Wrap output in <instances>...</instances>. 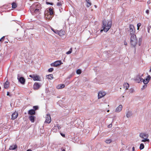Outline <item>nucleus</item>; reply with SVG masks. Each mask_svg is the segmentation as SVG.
Instances as JSON below:
<instances>
[{"instance_id":"nucleus-1","label":"nucleus","mask_w":151,"mask_h":151,"mask_svg":"<svg viewBox=\"0 0 151 151\" xmlns=\"http://www.w3.org/2000/svg\"><path fill=\"white\" fill-rule=\"evenodd\" d=\"M41 8L40 5L38 3H36L30 6V11L32 14L34 13L38 14L41 10Z\"/></svg>"},{"instance_id":"nucleus-2","label":"nucleus","mask_w":151,"mask_h":151,"mask_svg":"<svg viewBox=\"0 0 151 151\" xmlns=\"http://www.w3.org/2000/svg\"><path fill=\"white\" fill-rule=\"evenodd\" d=\"M112 24V22L111 21H106L104 20L103 21L102 28L104 31L106 32L110 28Z\"/></svg>"},{"instance_id":"nucleus-3","label":"nucleus","mask_w":151,"mask_h":151,"mask_svg":"<svg viewBox=\"0 0 151 151\" xmlns=\"http://www.w3.org/2000/svg\"><path fill=\"white\" fill-rule=\"evenodd\" d=\"M130 42L131 45L135 47L137 42V39L135 34L131 35Z\"/></svg>"},{"instance_id":"nucleus-4","label":"nucleus","mask_w":151,"mask_h":151,"mask_svg":"<svg viewBox=\"0 0 151 151\" xmlns=\"http://www.w3.org/2000/svg\"><path fill=\"white\" fill-rule=\"evenodd\" d=\"M129 30L128 31L130 33V35H134L135 33V29L133 25L130 24L129 26Z\"/></svg>"},{"instance_id":"nucleus-5","label":"nucleus","mask_w":151,"mask_h":151,"mask_svg":"<svg viewBox=\"0 0 151 151\" xmlns=\"http://www.w3.org/2000/svg\"><path fill=\"white\" fill-rule=\"evenodd\" d=\"M61 61L60 60H58L55 61L54 63H52L50 65L51 66L56 67L61 64Z\"/></svg>"},{"instance_id":"nucleus-6","label":"nucleus","mask_w":151,"mask_h":151,"mask_svg":"<svg viewBox=\"0 0 151 151\" xmlns=\"http://www.w3.org/2000/svg\"><path fill=\"white\" fill-rule=\"evenodd\" d=\"M143 74L141 76L138 75L137 76L135 79V81L138 83L142 82V81L143 78H142V76Z\"/></svg>"},{"instance_id":"nucleus-7","label":"nucleus","mask_w":151,"mask_h":151,"mask_svg":"<svg viewBox=\"0 0 151 151\" xmlns=\"http://www.w3.org/2000/svg\"><path fill=\"white\" fill-rule=\"evenodd\" d=\"M51 121L50 115L47 114L45 116V121L44 123H50Z\"/></svg>"},{"instance_id":"nucleus-8","label":"nucleus","mask_w":151,"mask_h":151,"mask_svg":"<svg viewBox=\"0 0 151 151\" xmlns=\"http://www.w3.org/2000/svg\"><path fill=\"white\" fill-rule=\"evenodd\" d=\"M106 95V93L104 91H100L98 93V99H101Z\"/></svg>"},{"instance_id":"nucleus-9","label":"nucleus","mask_w":151,"mask_h":151,"mask_svg":"<svg viewBox=\"0 0 151 151\" xmlns=\"http://www.w3.org/2000/svg\"><path fill=\"white\" fill-rule=\"evenodd\" d=\"M29 77L32 78L33 79V80L35 81H39V76L37 75H30L29 76Z\"/></svg>"},{"instance_id":"nucleus-10","label":"nucleus","mask_w":151,"mask_h":151,"mask_svg":"<svg viewBox=\"0 0 151 151\" xmlns=\"http://www.w3.org/2000/svg\"><path fill=\"white\" fill-rule=\"evenodd\" d=\"M17 78L19 81L22 84H24L25 80L24 78L23 77H20L19 78L18 77Z\"/></svg>"},{"instance_id":"nucleus-11","label":"nucleus","mask_w":151,"mask_h":151,"mask_svg":"<svg viewBox=\"0 0 151 151\" xmlns=\"http://www.w3.org/2000/svg\"><path fill=\"white\" fill-rule=\"evenodd\" d=\"M40 87V85L38 83H35L33 86V88L35 90H37Z\"/></svg>"},{"instance_id":"nucleus-12","label":"nucleus","mask_w":151,"mask_h":151,"mask_svg":"<svg viewBox=\"0 0 151 151\" xmlns=\"http://www.w3.org/2000/svg\"><path fill=\"white\" fill-rule=\"evenodd\" d=\"M139 136L142 138H148V135L145 133H142L140 134Z\"/></svg>"},{"instance_id":"nucleus-13","label":"nucleus","mask_w":151,"mask_h":151,"mask_svg":"<svg viewBox=\"0 0 151 151\" xmlns=\"http://www.w3.org/2000/svg\"><path fill=\"white\" fill-rule=\"evenodd\" d=\"M122 109V105H120L117 107L115 109V112H119L121 111Z\"/></svg>"},{"instance_id":"nucleus-14","label":"nucleus","mask_w":151,"mask_h":151,"mask_svg":"<svg viewBox=\"0 0 151 151\" xmlns=\"http://www.w3.org/2000/svg\"><path fill=\"white\" fill-rule=\"evenodd\" d=\"M147 78H146L145 79H143L142 82H143L145 84H147L148 83L149 80L150 79V76L149 75L147 76Z\"/></svg>"},{"instance_id":"nucleus-15","label":"nucleus","mask_w":151,"mask_h":151,"mask_svg":"<svg viewBox=\"0 0 151 151\" xmlns=\"http://www.w3.org/2000/svg\"><path fill=\"white\" fill-rule=\"evenodd\" d=\"M18 114V113L16 112L13 113L12 115V119L13 120L15 119L17 117Z\"/></svg>"},{"instance_id":"nucleus-16","label":"nucleus","mask_w":151,"mask_h":151,"mask_svg":"<svg viewBox=\"0 0 151 151\" xmlns=\"http://www.w3.org/2000/svg\"><path fill=\"white\" fill-rule=\"evenodd\" d=\"M52 30L56 34H58L60 36H62L60 33V32H62V35H64V32L63 31H62V30H61L60 31H58L57 30H55L53 28H51Z\"/></svg>"},{"instance_id":"nucleus-17","label":"nucleus","mask_w":151,"mask_h":151,"mask_svg":"<svg viewBox=\"0 0 151 151\" xmlns=\"http://www.w3.org/2000/svg\"><path fill=\"white\" fill-rule=\"evenodd\" d=\"M132 114V112L131 111H128L126 114V116L127 117L129 118L131 117Z\"/></svg>"},{"instance_id":"nucleus-18","label":"nucleus","mask_w":151,"mask_h":151,"mask_svg":"<svg viewBox=\"0 0 151 151\" xmlns=\"http://www.w3.org/2000/svg\"><path fill=\"white\" fill-rule=\"evenodd\" d=\"M35 110L33 109H31L29 111L28 114L30 115L35 114Z\"/></svg>"},{"instance_id":"nucleus-19","label":"nucleus","mask_w":151,"mask_h":151,"mask_svg":"<svg viewBox=\"0 0 151 151\" xmlns=\"http://www.w3.org/2000/svg\"><path fill=\"white\" fill-rule=\"evenodd\" d=\"M9 83L8 81H6L4 84V88L5 89L7 88L9 86Z\"/></svg>"},{"instance_id":"nucleus-20","label":"nucleus","mask_w":151,"mask_h":151,"mask_svg":"<svg viewBox=\"0 0 151 151\" xmlns=\"http://www.w3.org/2000/svg\"><path fill=\"white\" fill-rule=\"evenodd\" d=\"M17 147V146L16 145H12L10 146L9 147V149L11 150H14L16 149Z\"/></svg>"},{"instance_id":"nucleus-21","label":"nucleus","mask_w":151,"mask_h":151,"mask_svg":"<svg viewBox=\"0 0 151 151\" xmlns=\"http://www.w3.org/2000/svg\"><path fill=\"white\" fill-rule=\"evenodd\" d=\"M65 86V85L64 84H60L58 85L57 88L58 89H60L64 88Z\"/></svg>"},{"instance_id":"nucleus-22","label":"nucleus","mask_w":151,"mask_h":151,"mask_svg":"<svg viewBox=\"0 0 151 151\" xmlns=\"http://www.w3.org/2000/svg\"><path fill=\"white\" fill-rule=\"evenodd\" d=\"M29 119L32 122H34L35 116H29Z\"/></svg>"},{"instance_id":"nucleus-23","label":"nucleus","mask_w":151,"mask_h":151,"mask_svg":"<svg viewBox=\"0 0 151 151\" xmlns=\"http://www.w3.org/2000/svg\"><path fill=\"white\" fill-rule=\"evenodd\" d=\"M124 87L126 89H128L129 87V85L127 83H125L124 84Z\"/></svg>"},{"instance_id":"nucleus-24","label":"nucleus","mask_w":151,"mask_h":151,"mask_svg":"<svg viewBox=\"0 0 151 151\" xmlns=\"http://www.w3.org/2000/svg\"><path fill=\"white\" fill-rule=\"evenodd\" d=\"M46 77L47 78L50 79H52L53 78V75L52 74L48 75L46 76Z\"/></svg>"},{"instance_id":"nucleus-25","label":"nucleus","mask_w":151,"mask_h":151,"mask_svg":"<svg viewBox=\"0 0 151 151\" xmlns=\"http://www.w3.org/2000/svg\"><path fill=\"white\" fill-rule=\"evenodd\" d=\"M86 1L87 3L86 6L87 7H89L91 6V4L90 2V0H86Z\"/></svg>"},{"instance_id":"nucleus-26","label":"nucleus","mask_w":151,"mask_h":151,"mask_svg":"<svg viewBox=\"0 0 151 151\" xmlns=\"http://www.w3.org/2000/svg\"><path fill=\"white\" fill-rule=\"evenodd\" d=\"M58 129L57 126L56 125L52 129V131L54 132H56V131Z\"/></svg>"},{"instance_id":"nucleus-27","label":"nucleus","mask_w":151,"mask_h":151,"mask_svg":"<svg viewBox=\"0 0 151 151\" xmlns=\"http://www.w3.org/2000/svg\"><path fill=\"white\" fill-rule=\"evenodd\" d=\"M112 140L111 139H106L105 141V142L107 144H109L111 142Z\"/></svg>"},{"instance_id":"nucleus-28","label":"nucleus","mask_w":151,"mask_h":151,"mask_svg":"<svg viewBox=\"0 0 151 151\" xmlns=\"http://www.w3.org/2000/svg\"><path fill=\"white\" fill-rule=\"evenodd\" d=\"M17 4L13 2L12 4V8H13L14 9L15 8L17 7Z\"/></svg>"},{"instance_id":"nucleus-29","label":"nucleus","mask_w":151,"mask_h":151,"mask_svg":"<svg viewBox=\"0 0 151 151\" xmlns=\"http://www.w3.org/2000/svg\"><path fill=\"white\" fill-rule=\"evenodd\" d=\"M49 10L50 15H52L53 14L52 9L51 8H50L49 9Z\"/></svg>"},{"instance_id":"nucleus-30","label":"nucleus","mask_w":151,"mask_h":151,"mask_svg":"<svg viewBox=\"0 0 151 151\" xmlns=\"http://www.w3.org/2000/svg\"><path fill=\"white\" fill-rule=\"evenodd\" d=\"M144 148V145L143 143L140 144L139 147V149L140 150H142Z\"/></svg>"},{"instance_id":"nucleus-31","label":"nucleus","mask_w":151,"mask_h":151,"mask_svg":"<svg viewBox=\"0 0 151 151\" xmlns=\"http://www.w3.org/2000/svg\"><path fill=\"white\" fill-rule=\"evenodd\" d=\"M72 48H71L70 49L69 51H68L67 52H66V54L67 55L69 54H70L71 53V52H72Z\"/></svg>"},{"instance_id":"nucleus-32","label":"nucleus","mask_w":151,"mask_h":151,"mask_svg":"<svg viewBox=\"0 0 151 151\" xmlns=\"http://www.w3.org/2000/svg\"><path fill=\"white\" fill-rule=\"evenodd\" d=\"M144 139L142 140V142H148L149 141V139H147V138H143Z\"/></svg>"},{"instance_id":"nucleus-33","label":"nucleus","mask_w":151,"mask_h":151,"mask_svg":"<svg viewBox=\"0 0 151 151\" xmlns=\"http://www.w3.org/2000/svg\"><path fill=\"white\" fill-rule=\"evenodd\" d=\"M62 3H63V1L62 2L60 1L59 2H58L57 4V5L58 6H62Z\"/></svg>"},{"instance_id":"nucleus-34","label":"nucleus","mask_w":151,"mask_h":151,"mask_svg":"<svg viewBox=\"0 0 151 151\" xmlns=\"http://www.w3.org/2000/svg\"><path fill=\"white\" fill-rule=\"evenodd\" d=\"M151 28V26L150 25V24L148 25L147 27V32L148 33L150 32V29Z\"/></svg>"},{"instance_id":"nucleus-35","label":"nucleus","mask_w":151,"mask_h":151,"mask_svg":"<svg viewBox=\"0 0 151 151\" xmlns=\"http://www.w3.org/2000/svg\"><path fill=\"white\" fill-rule=\"evenodd\" d=\"M81 73V70L80 69L77 70L76 71V73L78 74H80Z\"/></svg>"},{"instance_id":"nucleus-36","label":"nucleus","mask_w":151,"mask_h":151,"mask_svg":"<svg viewBox=\"0 0 151 151\" xmlns=\"http://www.w3.org/2000/svg\"><path fill=\"white\" fill-rule=\"evenodd\" d=\"M33 109L34 110H36L38 109V107L37 106H35L33 107Z\"/></svg>"},{"instance_id":"nucleus-37","label":"nucleus","mask_w":151,"mask_h":151,"mask_svg":"<svg viewBox=\"0 0 151 151\" xmlns=\"http://www.w3.org/2000/svg\"><path fill=\"white\" fill-rule=\"evenodd\" d=\"M141 24L140 23H139L137 24V30H139V27L141 26Z\"/></svg>"},{"instance_id":"nucleus-38","label":"nucleus","mask_w":151,"mask_h":151,"mask_svg":"<svg viewBox=\"0 0 151 151\" xmlns=\"http://www.w3.org/2000/svg\"><path fill=\"white\" fill-rule=\"evenodd\" d=\"M53 70V68H50L48 70V71L49 72H52Z\"/></svg>"},{"instance_id":"nucleus-39","label":"nucleus","mask_w":151,"mask_h":151,"mask_svg":"<svg viewBox=\"0 0 151 151\" xmlns=\"http://www.w3.org/2000/svg\"><path fill=\"white\" fill-rule=\"evenodd\" d=\"M46 4H50V5H52L53 4V3H50V2H46Z\"/></svg>"},{"instance_id":"nucleus-40","label":"nucleus","mask_w":151,"mask_h":151,"mask_svg":"<svg viewBox=\"0 0 151 151\" xmlns=\"http://www.w3.org/2000/svg\"><path fill=\"white\" fill-rule=\"evenodd\" d=\"M5 38V37L3 36L2 37L1 39H0V41L1 42H2L4 40V39Z\"/></svg>"},{"instance_id":"nucleus-41","label":"nucleus","mask_w":151,"mask_h":151,"mask_svg":"<svg viewBox=\"0 0 151 151\" xmlns=\"http://www.w3.org/2000/svg\"><path fill=\"white\" fill-rule=\"evenodd\" d=\"M80 120L78 119H76L75 120V122H77L78 123V122H80Z\"/></svg>"},{"instance_id":"nucleus-42","label":"nucleus","mask_w":151,"mask_h":151,"mask_svg":"<svg viewBox=\"0 0 151 151\" xmlns=\"http://www.w3.org/2000/svg\"><path fill=\"white\" fill-rule=\"evenodd\" d=\"M7 95L10 97L12 95L11 94H10V93L9 92H7Z\"/></svg>"},{"instance_id":"nucleus-43","label":"nucleus","mask_w":151,"mask_h":151,"mask_svg":"<svg viewBox=\"0 0 151 151\" xmlns=\"http://www.w3.org/2000/svg\"><path fill=\"white\" fill-rule=\"evenodd\" d=\"M112 126V123H111L110 124L108 125V127L109 128H111Z\"/></svg>"},{"instance_id":"nucleus-44","label":"nucleus","mask_w":151,"mask_h":151,"mask_svg":"<svg viewBox=\"0 0 151 151\" xmlns=\"http://www.w3.org/2000/svg\"><path fill=\"white\" fill-rule=\"evenodd\" d=\"M72 76V75H70V76H68L67 77V78L68 79H70V78H71Z\"/></svg>"},{"instance_id":"nucleus-45","label":"nucleus","mask_w":151,"mask_h":151,"mask_svg":"<svg viewBox=\"0 0 151 151\" xmlns=\"http://www.w3.org/2000/svg\"><path fill=\"white\" fill-rule=\"evenodd\" d=\"M56 125L57 126L58 129H60L61 128L60 127L58 124H56Z\"/></svg>"},{"instance_id":"nucleus-46","label":"nucleus","mask_w":151,"mask_h":151,"mask_svg":"<svg viewBox=\"0 0 151 151\" xmlns=\"http://www.w3.org/2000/svg\"><path fill=\"white\" fill-rule=\"evenodd\" d=\"M60 134L63 137H65V134H63L61 133H60Z\"/></svg>"},{"instance_id":"nucleus-47","label":"nucleus","mask_w":151,"mask_h":151,"mask_svg":"<svg viewBox=\"0 0 151 151\" xmlns=\"http://www.w3.org/2000/svg\"><path fill=\"white\" fill-rule=\"evenodd\" d=\"M149 12V11L148 10H147L146 11V13L147 14H148Z\"/></svg>"},{"instance_id":"nucleus-48","label":"nucleus","mask_w":151,"mask_h":151,"mask_svg":"<svg viewBox=\"0 0 151 151\" xmlns=\"http://www.w3.org/2000/svg\"><path fill=\"white\" fill-rule=\"evenodd\" d=\"M151 2V1H150V0H149L147 2V3L148 4H150Z\"/></svg>"},{"instance_id":"nucleus-49","label":"nucleus","mask_w":151,"mask_h":151,"mask_svg":"<svg viewBox=\"0 0 151 151\" xmlns=\"http://www.w3.org/2000/svg\"><path fill=\"white\" fill-rule=\"evenodd\" d=\"M127 42H126V41H125L124 42V45H127Z\"/></svg>"},{"instance_id":"nucleus-50","label":"nucleus","mask_w":151,"mask_h":151,"mask_svg":"<svg viewBox=\"0 0 151 151\" xmlns=\"http://www.w3.org/2000/svg\"><path fill=\"white\" fill-rule=\"evenodd\" d=\"M135 149L134 147H133L132 148V151H134Z\"/></svg>"},{"instance_id":"nucleus-51","label":"nucleus","mask_w":151,"mask_h":151,"mask_svg":"<svg viewBox=\"0 0 151 151\" xmlns=\"http://www.w3.org/2000/svg\"><path fill=\"white\" fill-rule=\"evenodd\" d=\"M146 86H147L146 85H144V86H143V88H145L146 87Z\"/></svg>"},{"instance_id":"nucleus-52","label":"nucleus","mask_w":151,"mask_h":151,"mask_svg":"<svg viewBox=\"0 0 151 151\" xmlns=\"http://www.w3.org/2000/svg\"><path fill=\"white\" fill-rule=\"evenodd\" d=\"M27 151H32V150L30 149H28L27 150Z\"/></svg>"},{"instance_id":"nucleus-53","label":"nucleus","mask_w":151,"mask_h":151,"mask_svg":"<svg viewBox=\"0 0 151 151\" xmlns=\"http://www.w3.org/2000/svg\"><path fill=\"white\" fill-rule=\"evenodd\" d=\"M103 30H103V29H101V30H100V32H101Z\"/></svg>"},{"instance_id":"nucleus-54","label":"nucleus","mask_w":151,"mask_h":151,"mask_svg":"<svg viewBox=\"0 0 151 151\" xmlns=\"http://www.w3.org/2000/svg\"><path fill=\"white\" fill-rule=\"evenodd\" d=\"M133 89H132L131 90V92H133Z\"/></svg>"},{"instance_id":"nucleus-55","label":"nucleus","mask_w":151,"mask_h":151,"mask_svg":"<svg viewBox=\"0 0 151 151\" xmlns=\"http://www.w3.org/2000/svg\"><path fill=\"white\" fill-rule=\"evenodd\" d=\"M75 122V120H73V121H72V122Z\"/></svg>"},{"instance_id":"nucleus-56","label":"nucleus","mask_w":151,"mask_h":151,"mask_svg":"<svg viewBox=\"0 0 151 151\" xmlns=\"http://www.w3.org/2000/svg\"><path fill=\"white\" fill-rule=\"evenodd\" d=\"M62 151H65V150L64 149H63V150Z\"/></svg>"},{"instance_id":"nucleus-57","label":"nucleus","mask_w":151,"mask_h":151,"mask_svg":"<svg viewBox=\"0 0 151 151\" xmlns=\"http://www.w3.org/2000/svg\"><path fill=\"white\" fill-rule=\"evenodd\" d=\"M109 110H107V112H109Z\"/></svg>"},{"instance_id":"nucleus-58","label":"nucleus","mask_w":151,"mask_h":151,"mask_svg":"<svg viewBox=\"0 0 151 151\" xmlns=\"http://www.w3.org/2000/svg\"><path fill=\"white\" fill-rule=\"evenodd\" d=\"M95 7H96V5H95Z\"/></svg>"}]
</instances>
